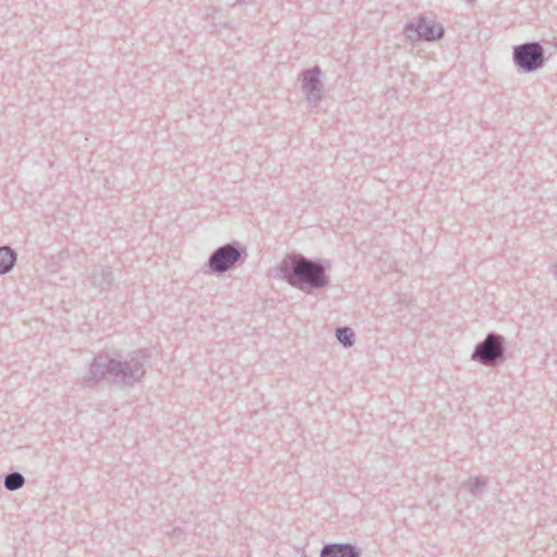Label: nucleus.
I'll list each match as a JSON object with an SVG mask.
<instances>
[{"instance_id": "obj_1", "label": "nucleus", "mask_w": 557, "mask_h": 557, "mask_svg": "<svg viewBox=\"0 0 557 557\" xmlns=\"http://www.w3.org/2000/svg\"><path fill=\"white\" fill-rule=\"evenodd\" d=\"M141 358H144L143 351L133 352L124 361L111 358L107 354H99L94 358L81 384L91 388L100 381L108 380L115 384L133 386L146 372Z\"/></svg>"}, {"instance_id": "obj_2", "label": "nucleus", "mask_w": 557, "mask_h": 557, "mask_svg": "<svg viewBox=\"0 0 557 557\" xmlns=\"http://www.w3.org/2000/svg\"><path fill=\"white\" fill-rule=\"evenodd\" d=\"M327 267L329 261H315L300 253H292L281 262V273L290 286L310 294L329 286Z\"/></svg>"}, {"instance_id": "obj_3", "label": "nucleus", "mask_w": 557, "mask_h": 557, "mask_svg": "<svg viewBox=\"0 0 557 557\" xmlns=\"http://www.w3.org/2000/svg\"><path fill=\"white\" fill-rule=\"evenodd\" d=\"M247 257L246 247L237 242H232L214 249L209 256L206 267L208 273L222 275L234 269L238 262L245 261Z\"/></svg>"}, {"instance_id": "obj_4", "label": "nucleus", "mask_w": 557, "mask_h": 557, "mask_svg": "<svg viewBox=\"0 0 557 557\" xmlns=\"http://www.w3.org/2000/svg\"><path fill=\"white\" fill-rule=\"evenodd\" d=\"M505 337L495 332H491L482 342L475 345L471 354V360L485 367H496L505 361Z\"/></svg>"}, {"instance_id": "obj_5", "label": "nucleus", "mask_w": 557, "mask_h": 557, "mask_svg": "<svg viewBox=\"0 0 557 557\" xmlns=\"http://www.w3.org/2000/svg\"><path fill=\"white\" fill-rule=\"evenodd\" d=\"M410 42L420 40L435 41L444 37L445 30L441 23L435 22L425 14H419L406 23L403 30Z\"/></svg>"}, {"instance_id": "obj_6", "label": "nucleus", "mask_w": 557, "mask_h": 557, "mask_svg": "<svg viewBox=\"0 0 557 557\" xmlns=\"http://www.w3.org/2000/svg\"><path fill=\"white\" fill-rule=\"evenodd\" d=\"M512 61L522 73H533L545 65V50L537 41H529L512 48Z\"/></svg>"}, {"instance_id": "obj_7", "label": "nucleus", "mask_w": 557, "mask_h": 557, "mask_svg": "<svg viewBox=\"0 0 557 557\" xmlns=\"http://www.w3.org/2000/svg\"><path fill=\"white\" fill-rule=\"evenodd\" d=\"M322 71L319 66L301 73V88L306 95L307 100L318 106L323 97L324 85L321 81Z\"/></svg>"}, {"instance_id": "obj_8", "label": "nucleus", "mask_w": 557, "mask_h": 557, "mask_svg": "<svg viewBox=\"0 0 557 557\" xmlns=\"http://www.w3.org/2000/svg\"><path fill=\"white\" fill-rule=\"evenodd\" d=\"M320 557H361V550L350 543H329L322 547Z\"/></svg>"}, {"instance_id": "obj_9", "label": "nucleus", "mask_w": 557, "mask_h": 557, "mask_svg": "<svg viewBox=\"0 0 557 557\" xmlns=\"http://www.w3.org/2000/svg\"><path fill=\"white\" fill-rule=\"evenodd\" d=\"M89 278L95 287L108 289L114 283V273L110 268L99 267L91 271Z\"/></svg>"}, {"instance_id": "obj_10", "label": "nucleus", "mask_w": 557, "mask_h": 557, "mask_svg": "<svg viewBox=\"0 0 557 557\" xmlns=\"http://www.w3.org/2000/svg\"><path fill=\"white\" fill-rule=\"evenodd\" d=\"M17 260L16 251L10 246L0 247V275L8 274Z\"/></svg>"}, {"instance_id": "obj_11", "label": "nucleus", "mask_w": 557, "mask_h": 557, "mask_svg": "<svg viewBox=\"0 0 557 557\" xmlns=\"http://www.w3.org/2000/svg\"><path fill=\"white\" fill-rule=\"evenodd\" d=\"M25 484V478L17 471L10 472L5 475L3 485L7 491L14 492L22 488Z\"/></svg>"}, {"instance_id": "obj_12", "label": "nucleus", "mask_w": 557, "mask_h": 557, "mask_svg": "<svg viewBox=\"0 0 557 557\" xmlns=\"http://www.w3.org/2000/svg\"><path fill=\"white\" fill-rule=\"evenodd\" d=\"M336 338L345 348H350L355 344V332L348 326L337 327Z\"/></svg>"}, {"instance_id": "obj_13", "label": "nucleus", "mask_w": 557, "mask_h": 557, "mask_svg": "<svg viewBox=\"0 0 557 557\" xmlns=\"http://www.w3.org/2000/svg\"><path fill=\"white\" fill-rule=\"evenodd\" d=\"M466 487L472 496H478L480 492L487 486V480L484 478L475 476L466 482Z\"/></svg>"}, {"instance_id": "obj_14", "label": "nucleus", "mask_w": 557, "mask_h": 557, "mask_svg": "<svg viewBox=\"0 0 557 557\" xmlns=\"http://www.w3.org/2000/svg\"><path fill=\"white\" fill-rule=\"evenodd\" d=\"M270 275H272V276L278 275V267H273L270 271Z\"/></svg>"}, {"instance_id": "obj_15", "label": "nucleus", "mask_w": 557, "mask_h": 557, "mask_svg": "<svg viewBox=\"0 0 557 557\" xmlns=\"http://www.w3.org/2000/svg\"><path fill=\"white\" fill-rule=\"evenodd\" d=\"M181 534H182V530L181 529L176 528V529L173 530V535L175 537H178Z\"/></svg>"}, {"instance_id": "obj_16", "label": "nucleus", "mask_w": 557, "mask_h": 557, "mask_svg": "<svg viewBox=\"0 0 557 557\" xmlns=\"http://www.w3.org/2000/svg\"><path fill=\"white\" fill-rule=\"evenodd\" d=\"M554 276L557 280V263L554 265Z\"/></svg>"}]
</instances>
